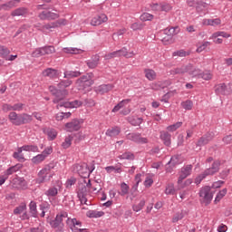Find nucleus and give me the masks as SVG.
Wrapping results in <instances>:
<instances>
[{
  "label": "nucleus",
  "instance_id": "f257e3e1",
  "mask_svg": "<svg viewBox=\"0 0 232 232\" xmlns=\"http://www.w3.org/2000/svg\"><path fill=\"white\" fill-rule=\"evenodd\" d=\"M68 218V213L62 211L56 215V218L54 220L51 221V227L53 229H56L57 232H63L64 231V220Z\"/></svg>",
  "mask_w": 232,
  "mask_h": 232
},
{
  "label": "nucleus",
  "instance_id": "f03ea898",
  "mask_svg": "<svg viewBox=\"0 0 232 232\" xmlns=\"http://www.w3.org/2000/svg\"><path fill=\"white\" fill-rule=\"evenodd\" d=\"M213 195H215V190L209 186L203 187L199 190V197L206 206L211 203Z\"/></svg>",
  "mask_w": 232,
  "mask_h": 232
},
{
  "label": "nucleus",
  "instance_id": "7ed1b4c3",
  "mask_svg": "<svg viewBox=\"0 0 232 232\" xmlns=\"http://www.w3.org/2000/svg\"><path fill=\"white\" fill-rule=\"evenodd\" d=\"M94 169L95 165L93 164L82 163V165L77 164L73 166V173L77 175H92Z\"/></svg>",
  "mask_w": 232,
  "mask_h": 232
},
{
  "label": "nucleus",
  "instance_id": "20e7f679",
  "mask_svg": "<svg viewBox=\"0 0 232 232\" xmlns=\"http://www.w3.org/2000/svg\"><path fill=\"white\" fill-rule=\"evenodd\" d=\"M49 91L55 97V99L53 101L54 104H58V102H61L66 95H68L67 90H58L55 88V86H49Z\"/></svg>",
  "mask_w": 232,
  "mask_h": 232
},
{
  "label": "nucleus",
  "instance_id": "39448f33",
  "mask_svg": "<svg viewBox=\"0 0 232 232\" xmlns=\"http://www.w3.org/2000/svg\"><path fill=\"white\" fill-rule=\"evenodd\" d=\"M53 152V149L52 147H48L44 149V150L41 153L38 154L31 160L33 164H41V162H44L46 159L48 158L49 155H52Z\"/></svg>",
  "mask_w": 232,
  "mask_h": 232
},
{
  "label": "nucleus",
  "instance_id": "423d86ee",
  "mask_svg": "<svg viewBox=\"0 0 232 232\" xmlns=\"http://www.w3.org/2000/svg\"><path fill=\"white\" fill-rule=\"evenodd\" d=\"M67 226H69L70 229H72V232H82L84 231V228L82 227V224L81 221L77 220L76 218H67Z\"/></svg>",
  "mask_w": 232,
  "mask_h": 232
},
{
  "label": "nucleus",
  "instance_id": "0eeeda50",
  "mask_svg": "<svg viewBox=\"0 0 232 232\" xmlns=\"http://www.w3.org/2000/svg\"><path fill=\"white\" fill-rule=\"evenodd\" d=\"M81 124H82V120L74 119L70 122L65 124L66 131H79L81 130Z\"/></svg>",
  "mask_w": 232,
  "mask_h": 232
},
{
  "label": "nucleus",
  "instance_id": "6e6552de",
  "mask_svg": "<svg viewBox=\"0 0 232 232\" xmlns=\"http://www.w3.org/2000/svg\"><path fill=\"white\" fill-rule=\"evenodd\" d=\"M127 139L137 144H148V139L140 137V133H129Z\"/></svg>",
  "mask_w": 232,
  "mask_h": 232
},
{
  "label": "nucleus",
  "instance_id": "1a4fd4ad",
  "mask_svg": "<svg viewBox=\"0 0 232 232\" xmlns=\"http://www.w3.org/2000/svg\"><path fill=\"white\" fill-rule=\"evenodd\" d=\"M82 106V102L75 100L73 102H61L57 104L56 108H80Z\"/></svg>",
  "mask_w": 232,
  "mask_h": 232
},
{
  "label": "nucleus",
  "instance_id": "9d476101",
  "mask_svg": "<svg viewBox=\"0 0 232 232\" xmlns=\"http://www.w3.org/2000/svg\"><path fill=\"white\" fill-rule=\"evenodd\" d=\"M66 20L65 19H60L56 22H53V23H49L47 24L42 25L40 27V30H42V32H44L45 30H52V28H58V26L61 25H66Z\"/></svg>",
  "mask_w": 232,
  "mask_h": 232
},
{
  "label": "nucleus",
  "instance_id": "9b49d317",
  "mask_svg": "<svg viewBox=\"0 0 232 232\" xmlns=\"http://www.w3.org/2000/svg\"><path fill=\"white\" fill-rule=\"evenodd\" d=\"M116 53V57H126V59H131V57H135L137 53L135 52H128V48L123 47L118 51H114Z\"/></svg>",
  "mask_w": 232,
  "mask_h": 232
},
{
  "label": "nucleus",
  "instance_id": "f8f14e48",
  "mask_svg": "<svg viewBox=\"0 0 232 232\" xmlns=\"http://www.w3.org/2000/svg\"><path fill=\"white\" fill-rule=\"evenodd\" d=\"M39 17L42 19V21H46V19L48 21H52L53 19H59V14L45 10L39 14Z\"/></svg>",
  "mask_w": 232,
  "mask_h": 232
},
{
  "label": "nucleus",
  "instance_id": "ddd939ff",
  "mask_svg": "<svg viewBox=\"0 0 232 232\" xmlns=\"http://www.w3.org/2000/svg\"><path fill=\"white\" fill-rule=\"evenodd\" d=\"M108 21V16L104 14H102L98 16L93 17L91 20L92 26H100V24H102V23H106Z\"/></svg>",
  "mask_w": 232,
  "mask_h": 232
},
{
  "label": "nucleus",
  "instance_id": "4468645a",
  "mask_svg": "<svg viewBox=\"0 0 232 232\" xmlns=\"http://www.w3.org/2000/svg\"><path fill=\"white\" fill-rule=\"evenodd\" d=\"M189 70H191V64L182 65L181 67H178L176 69L171 70L172 75H182L183 73H188Z\"/></svg>",
  "mask_w": 232,
  "mask_h": 232
},
{
  "label": "nucleus",
  "instance_id": "2eb2a0df",
  "mask_svg": "<svg viewBox=\"0 0 232 232\" xmlns=\"http://www.w3.org/2000/svg\"><path fill=\"white\" fill-rule=\"evenodd\" d=\"M13 184L14 188H17L18 189H26L27 188L26 181L23 179V178L17 176L13 179Z\"/></svg>",
  "mask_w": 232,
  "mask_h": 232
},
{
  "label": "nucleus",
  "instance_id": "dca6fc26",
  "mask_svg": "<svg viewBox=\"0 0 232 232\" xmlns=\"http://www.w3.org/2000/svg\"><path fill=\"white\" fill-rule=\"evenodd\" d=\"M9 121L12 122V124H14V126H21V114H17L14 111H12L9 113Z\"/></svg>",
  "mask_w": 232,
  "mask_h": 232
},
{
  "label": "nucleus",
  "instance_id": "f3484780",
  "mask_svg": "<svg viewBox=\"0 0 232 232\" xmlns=\"http://www.w3.org/2000/svg\"><path fill=\"white\" fill-rule=\"evenodd\" d=\"M160 138L161 139L165 146H168V147L171 146V134H169V132L161 131Z\"/></svg>",
  "mask_w": 232,
  "mask_h": 232
},
{
  "label": "nucleus",
  "instance_id": "a211bd4d",
  "mask_svg": "<svg viewBox=\"0 0 232 232\" xmlns=\"http://www.w3.org/2000/svg\"><path fill=\"white\" fill-rule=\"evenodd\" d=\"M220 168V161L216 160L213 162L211 168L207 169L205 175H214V173H218Z\"/></svg>",
  "mask_w": 232,
  "mask_h": 232
},
{
  "label": "nucleus",
  "instance_id": "6ab92c4d",
  "mask_svg": "<svg viewBox=\"0 0 232 232\" xmlns=\"http://www.w3.org/2000/svg\"><path fill=\"white\" fill-rule=\"evenodd\" d=\"M85 82H89V86L93 84V80H92V76L90 74H85L76 81V84L80 85L84 84Z\"/></svg>",
  "mask_w": 232,
  "mask_h": 232
},
{
  "label": "nucleus",
  "instance_id": "aec40b11",
  "mask_svg": "<svg viewBox=\"0 0 232 232\" xmlns=\"http://www.w3.org/2000/svg\"><path fill=\"white\" fill-rule=\"evenodd\" d=\"M86 217H88V218H101V217H104V212L99 210H88L86 212Z\"/></svg>",
  "mask_w": 232,
  "mask_h": 232
},
{
  "label": "nucleus",
  "instance_id": "412c9836",
  "mask_svg": "<svg viewBox=\"0 0 232 232\" xmlns=\"http://www.w3.org/2000/svg\"><path fill=\"white\" fill-rule=\"evenodd\" d=\"M44 132L47 135L48 140H55L57 139V130L55 129H44Z\"/></svg>",
  "mask_w": 232,
  "mask_h": 232
},
{
  "label": "nucleus",
  "instance_id": "4be33fe9",
  "mask_svg": "<svg viewBox=\"0 0 232 232\" xmlns=\"http://www.w3.org/2000/svg\"><path fill=\"white\" fill-rule=\"evenodd\" d=\"M113 90V85L112 84H102L100 85L97 89L96 92L98 93H101L102 95L104 93H108V92Z\"/></svg>",
  "mask_w": 232,
  "mask_h": 232
},
{
  "label": "nucleus",
  "instance_id": "5701e85b",
  "mask_svg": "<svg viewBox=\"0 0 232 232\" xmlns=\"http://www.w3.org/2000/svg\"><path fill=\"white\" fill-rule=\"evenodd\" d=\"M13 157L18 160V162H25L26 161V159L24 158V154H23V150L21 149V147H19L17 149V151H14L13 153Z\"/></svg>",
  "mask_w": 232,
  "mask_h": 232
},
{
  "label": "nucleus",
  "instance_id": "b1692460",
  "mask_svg": "<svg viewBox=\"0 0 232 232\" xmlns=\"http://www.w3.org/2000/svg\"><path fill=\"white\" fill-rule=\"evenodd\" d=\"M44 77H49V79H53L57 77V70L53 68H47L43 71Z\"/></svg>",
  "mask_w": 232,
  "mask_h": 232
},
{
  "label": "nucleus",
  "instance_id": "393cba45",
  "mask_svg": "<svg viewBox=\"0 0 232 232\" xmlns=\"http://www.w3.org/2000/svg\"><path fill=\"white\" fill-rule=\"evenodd\" d=\"M53 164L50 163L49 165H46L44 168H43L38 175H52V173H53Z\"/></svg>",
  "mask_w": 232,
  "mask_h": 232
},
{
  "label": "nucleus",
  "instance_id": "a878e982",
  "mask_svg": "<svg viewBox=\"0 0 232 232\" xmlns=\"http://www.w3.org/2000/svg\"><path fill=\"white\" fill-rule=\"evenodd\" d=\"M218 95H227V89L226 83H219L216 86L215 90Z\"/></svg>",
  "mask_w": 232,
  "mask_h": 232
},
{
  "label": "nucleus",
  "instance_id": "bb28decb",
  "mask_svg": "<svg viewBox=\"0 0 232 232\" xmlns=\"http://www.w3.org/2000/svg\"><path fill=\"white\" fill-rule=\"evenodd\" d=\"M127 104H130V99L122 100L112 109V113H117V111L122 110Z\"/></svg>",
  "mask_w": 232,
  "mask_h": 232
},
{
  "label": "nucleus",
  "instance_id": "cd10ccee",
  "mask_svg": "<svg viewBox=\"0 0 232 232\" xmlns=\"http://www.w3.org/2000/svg\"><path fill=\"white\" fill-rule=\"evenodd\" d=\"M26 14H28V9L24 7H20L13 11L11 15H13V17H19L21 15H25Z\"/></svg>",
  "mask_w": 232,
  "mask_h": 232
},
{
  "label": "nucleus",
  "instance_id": "c85d7f7f",
  "mask_svg": "<svg viewBox=\"0 0 232 232\" xmlns=\"http://www.w3.org/2000/svg\"><path fill=\"white\" fill-rule=\"evenodd\" d=\"M144 73L148 81H155L157 79V72L151 69H145Z\"/></svg>",
  "mask_w": 232,
  "mask_h": 232
},
{
  "label": "nucleus",
  "instance_id": "c756f323",
  "mask_svg": "<svg viewBox=\"0 0 232 232\" xmlns=\"http://www.w3.org/2000/svg\"><path fill=\"white\" fill-rule=\"evenodd\" d=\"M22 151H32L33 153H37L39 151V147L36 145H24L20 147Z\"/></svg>",
  "mask_w": 232,
  "mask_h": 232
},
{
  "label": "nucleus",
  "instance_id": "7c9ffc66",
  "mask_svg": "<svg viewBox=\"0 0 232 232\" xmlns=\"http://www.w3.org/2000/svg\"><path fill=\"white\" fill-rule=\"evenodd\" d=\"M17 3H19V0L10 1L7 4H4L0 5V10H10V8H14V6H17Z\"/></svg>",
  "mask_w": 232,
  "mask_h": 232
},
{
  "label": "nucleus",
  "instance_id": "2f4dec72",
  "mask_svg": "<svg viewBox=\"0 0 232 232\" xmlns=\"http://www.w3.org/2000/svg\"><path fill=\"white\" fill-rule=\"evenodd\" d=\"M221 23L222 21L219 18L204 20V24H207L208 26H218Z\"/></svg>",
  "mask_w": 232,
  "mask_h": 232
},
{
  "label": "nucleus",
  "instance_id": "473e14b6",
  "mask_svg": "<svg viewBox=\"0 0 232 232\" xmlns=\"http://www.w3.org/2000/svg\"><path fill=\"white\" fill-rule=\"evenodd\" d=\"M99 55L94 56V59L87 61V66L93 70V68H97L99 66Z\"/></svg>",
  "mask_w": 232,
  "mask_h": 232
},
{
  "label": "nucleus",
  "instance_id": "72a5a7b5",
  "mask_svg": "<svg viewBox=\"0 0 232 232\" xmlns=\"http://www.w3.org/2000/svg\"><path fill=\"white\" fill-rule=\"evenodd\" d=\"M81 72L78 71H66L64 72V79H73L75 77H79Z\"/></svg>",
  "mask_w": 232,
  "mask_h": 232
},
{
  "label": "nucleus",
  "instance_id": "f704fd0d",
  "mask_svg": "<svg viewBox=\"0 0 232 232\" xmlns=\"http://www.w3.org/2000/svg\"><path fill=\"white\" fill-rule=\"evenodd\" d=\"M119 133H121V129L119 127L108 129L106 131V135H108V137H117Z\"/></svg>",
  "mask_w": 232,
  "mask_h": 232
},
{
  "label": "nucleus",
  "instance_id": "c9c22d12",
  "mask_svg": "<svg viewBox=\"0 0 232 232\" xmlns=\"http://www.w3.org/2000/svg\"><path fill=\"white\" fill-rule=\"evenodd\" d=\"M129 122L131 124V126H140L142 122H144V119L142 118H135V117H130Z\"/></svg>",
  "mask_w": 232,
  "mask_h": 232
},
{
  "label": "nucleus",
  "instance_id": "e433bc0d",
  "mask_svg": "<svg viewBox=\"0 0 232 232\" xmlns=\"http://www.w3.org/2000/svg\"><path fill=\"white\" fill-rule=\"evenodd\" d=\"M201 73L202 71H200V69L193 67V65H191V68L188 69V74L192 75V77H198V79H200Z\"/></svg>",
  "mask_w": 232,
  "mask_h": 232
},
{
  "label": "nucleus",
  "instance_id": "4c0bfd02",
  "mask_svg": "<svg viewBox=\"0 0 232 232\" xmlns=\"http://www.w3.org/2000/svg\"><path fill=\"white\" fill-rule=\"evenodd\" d=\"M32 121H34L32 115L27 113L21 114V125L29 124V122H31Z\"/></svg>",
  "mask_w": 232,
  "mask_h": 232
},
{
  "label": "nucleus",
  "instance_id": "58836bf2",
  "mask_svg": "<svg viewBox=\"0 0 232 232\" xmlns=\"http://www.w3.org/2000/svg\"><path fill=\"white\" fill-rule=\"evenodd\" d=\"M217 37H224L225 39H227V38L231 37V34H229L226 32L219 31V32L214 33L211 35L210 39H217Z\"/></svg>",
  "mask_w": 232,
  "mask_h": 232
},
{
  "label": "nucleus",
  "instance_id": "ea45409f",
  "mask_svg": "<svg viewBox=\"0 0 232 232\" xmlns=\"http://www.w3.org/2000/svg\"><path fill=\"white\" fill-rule=\"evenodd\" d=\"M226 195H227V188H223L222 190H220L214 200L215 204H218V202H220V200H222V198H224Z\"/></svg>",
  "mask_w": 232,
  "mask_h": 232
},
{
  "label": "nucleus",
  "instance_id": "a19ab883",
  "mask_svg": "<svg viewBox=\"0 0 232 232\" xmlns=\"http://www.w3.org/2000/svg\"><path fill=\"white\" fill-rule=\"evenodd\" d=\"M21 168H23L22 164H16L7 169L6 175H14V173H17V171H20Z\"/></svg>",
  "mask_w": 232,
  "mask_h": 232
},
{
  "label": "nucleus",
  "instance_id": "79ce46f5",
  "mask_svg": "<svg viewBox=\"0 0 232 232\" xmlns=\"http://www.w3.org/2000/svg\"><path fill=\"white\" fill-rule=\"evenodd\" d=\"M121 160H133L135 156L131 152H124L123 154L118 157Z\"/></svg>",
  "mask_w": 232,
  "mask_h": 232
},
{
  "label": "nucleus",
  "instance_id": "37998d69",
  "mask_svg": "<svg viewBox=\"0 0 232 232\" xmlns=\"http://www.w3.org/2000/svg\"><path fill=\"white\" fill-rule=\"evenodd\" d=\"M72 140H73V137L67 136L64 140V141L62 143V148L63 150H68L72 146Z\"/></svg>",
  "mask_w": 232,
  "mask_h": 232
},
{
  "label": "nucleus",
  "instance_id": "c03bdc74",
  "mask_svg": "<svg viewBox=\"0 0 232 232\" xmlns=\"http://www.w3.org/2000/svg\"><path fill=\"white\" fill-rule=\"evenodd\" d=\"M107 173H122L121 167L109 166L105 168Z\"/></svg>",
  "mask_w": 232,
  "mask_h": 232
},
{
  "label": "nucleus",
  "instance_id": "a18cd8bd",
  "mask_svg": "<svg viewBox=\"0 0 232 232\" xmlns=\"http://www.w3.org/2000/svg\"><path fill=\"white\" fill-rule=\"evenodd\" d=\"M209 140H211V137L209 136H203L201 137L198 142H197V146H206V144H208L209 142Z\"/></svg>",
  "mask_w": 232,
  "mask_h": 232
},
{
  "label": "nucleus",
  "instance_id": "49530a36",
  "mask_svg": "<svg viewBox=\"0 0 232 232\" xmlns=\"http://www.w3.org/2000/svg\"><path fill=\"white\" fill-rule=\"evenodd\" d=\"M63 52H64V53L76 54V53H81L82 52V50L75 48V47H65V48H63Z\"/></svg>",
  "mask_w": 232,
  "mask_h": 232
},
{
  "label": "nucleus",
  "instance_id": "de8ad7c7",
  "mask_svg": "<svg viewBox=\"0 0 232 232\" xmlns=\"http://www.w3.org/2000/svg\"><path fill=\"white\" fill-rule=\"evenodd\" d=\"M166 86V83L164 82H153L150 84L151 90H162Z\"/></svg>",
  "mask_w": 232,
  "mask_h": 232
},
{
  "label": "nucleus",
  "instance_id": "09e8293b",
  "mask_svg": "<svg viewBox=\"0 0 232 232\" xmlns=\"http://www.w3.org/2000/svg\"><path fill=\"white\" fill-rule=\"evenodd\" d=\"M211 43L209 42H203L202 44H198L196 52H198V53H202V52H204V50H206V48H208V46Z\"/></svg>",
  "mask_w": 232,
  "mask_h": 232
},
{
  "label": "nucleus",
  "instance_id": "8fccbe9b",
  "mask_svg": "<svg viewBox=\"0 0 232 232\" xmlns=\"http://www.w3.org/2000/svg\"><path fill=\"white\" fill-rule=\"evenodd\" d=\"M199 79H203L204 81H211L213 79V73L209 71H205L201 72Z\"/></svg>",
  "mask_w": 232,
  "mask_h": 232
},
{
  "label": "nucleus",
  "instance_id": "3c124183",
  "mask_svg": "<svg viewBox=\"0 0 232 232\" xmlns=\"http://www.w3.org/2000/svg\"><path fill=\"white\" fill-rule=\"evenodd\" d=\"M29 209L30 213L32 214L33 217H37V204L34 201H31L29 204Z\"/></svg>",
  "mask_w": 232,
  "mask_h": 232
},
{
  "label": "nucleus",
  "instance_id": "603ef678",
  "mask_svg": "<svg viewBox=\"0 0 232 232\" xmlns=\"http://www.w3.org/2000/svg\"><path fill=\"white\" fill-rule=\"evenodd\" d=\"M180 156H173L170 160L168 162L167 166H177L180 164Z\"/></svg>",
  "mask_w": 232,
  "mask_h": 232
},
{
  "label": "nucleus",
  "instance_id": "864d4df0",
  "mask_svg": "<svg viewBox=\"0 0 232 232\" xmlns=\"http://www.w3.org/2000/svg\"><path fill=\"white\" fill-rule=\"evenodd\" d=\"M182 127V121H178L172 125H169L167 127V130L170 132H173V131H177V130H179V128H181Z\"/></svg>",
  "mask_w": 232,
  "mask_h": 232
},
{
  "label": "nucleus",
  "instance_id": "5fc2aeb1",
  "mask_svg": "<svg viewBox=\"0 0 232 232\" xmlns=\"http://www.w3.org/2000/svg\"><path fill=\"white\" fill-rule=\"evenodd\" d=\"M44 50V55H50L52 53H55V47L52 45L42 47Z\"/></svg>",
  "mask_w": 232,
  "mask_h": 232
},
{
  "label": "nucleus",
  "instance_id": "6e6d98bb",
  "mask_svg": "<svg viewBox=\"0 0 232 232\" xmlns=\"http://www.w3.org/2000/svg\"><path fill=\"white\" fill-rule=\"evenodd\" d=\"M146 206V200L141 199L138 205H134L132 207L133 211H136V213H139V211H141L142 208Z\"/></svg>",
  "mask_w": 232,
  "mask_h": 232
},
{
  "label": "nucleus",
  "instance_id": "4d7b16f0",
  "mask_svg": "<svg viewBox=\"0 0 232 232\" xmlns=\"http://www.w3.org/2000/svg\"><path fill=\"white\" fill-rule=\"evenodd\" d=\"M0 55L4 59H6V57L10 55V50L4 45H0Z\"/></svg>",
  "mask_w": 232,
  "mask_h": 232
},
{
  "label": "nucleus",
  "instance_id": "13d9d810",
  "mask_svg": "<svg viewBox=\"0 0 232 232\" xmlns=\"http://www.w3.org/2000/svg\"><path fill=\"white\" fill-rule=\"evenodd\" d=\"M177 190H175V186L170 183L166 187L165 194L166 195H175Z\"/></svg>",
  "mask_w": 232,
  "mask_h": 232
},
{
  "label": "nucleus",
  "instance_id": "bf43d9fd",
  "mask_svg": "<svg viewBox=\"0 0 232 232\" xmlns=\"http://www.w3.org/2000/svg\"><path fill=\"white\" fill-rule=\"evenodd\" d=\"M26 211V204H22L14 210V215H21Z\"/></svg>",
  "mask_w": 232,
  "mask_h": 232
},
{
  "label": "nucleus",
  "instance_id": "052dcab7",
  "mask_svg": "<svg viewBox=\"0 0 232 232\" xmlns=\"http://www.w3.org/2000/svg\"><path fill=\"white\" fill-rule=\"evenodd\" d=\"M191 171H193L192 165H187L181 169L182 175H191Z\"/></svg>",
  "mask_w": 232,
  "mask_h": 232
},
{
  "label": "nucleus",
  "instance_id": "680f3d73",
  "mask_svg": "<svg viewBox=\"0 0 232 232\" xmlns=\"http://www.w3.org/2000/svg\"><path fill=\"white\" fill-rule=\"evenodd\" d=\"M121 192L120 193V195H121V197H124V195H128V193L130 192V186H128V184L126 183H122L121 185Z\"/></svg>",
  "mask_w": 232,
  "mask_h": 232
},
{
  "label": "nucleus",
  "instance_id": "e2e57ef3",
  "mask_svg": "<svg viewBox=\"0 0 232 232\" xmlns=\"http://www.w3.org/2000/svg\"><path fill=\"white\" fill-rule=\"evenodd\" d=\"M181 106L184 110H192L193 108V102L187 100L181 102Z\"/></svg>",
  "mask_w": 232,
  "mask_h": 232
},
{
  "label": "nucleus",
  "instance_id": "0e129e2a",
  "mask_svg": "<svg viewBox=\"0 0 232 232\" xmlns=\"http://www.w3.org/2000/svg\"><path fill=\"white\" fill-rule=\"evenodd\" d=\"M44 55L43 47L36 48L33 53H32V57H43Z\"/></svg>",
  "mask_w": 232,
  "mask_h": 232
},
{
  "label": "nucleus",
  "instance_id": "69168bd1",
  "mask_svg": "<svg viewBox=\"0 0 232 232\" xmlns=\"http://www.w3.org/2000/svg\"><path fill=\"white\" fill-rule=\"evenodd\" d=\"M92 189V193H99V191H102V187H101V184H99V182L93 181Z\"/></svg>",
  "mask_w": 232,
  "mask_h": 232
},
{
  "label": "nucleus",
  "instance_id": "338daca9",
  "mask_svg": "<svg viewBox=\"0 0 232 232\" xmlns=\"http://www.w3.org/2000/svg\"><path fill=\"white\" fill-rule=\"evenodd\" d=\"M72 81L71 80H63L58 83V87L60 88H68L69 86H72Z\"/></svg>",
  "mask_w": 232,
  "mask_h": 232
},
{
  "label": "nucleus",
  "instance_id": "774afa93",
  "mask_svg": "<svg viewBox=\"0 0 232 232\" xmlns=\"http://www.w3.org/2000/svg\"><path fill=\"white\" fill-rule=\"evenodd\" d=\"M140 21H151V19H153V14H149V13H143L140 16Z\"/></svg>",
  "mask_w": 232,
  "mask_h": 232
}]
</instances>
